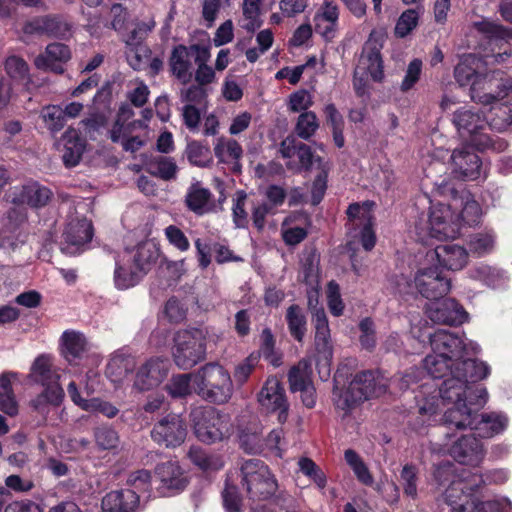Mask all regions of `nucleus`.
<instances>
[{"mask_svg": "<svg viewBox=\"0 0 512 512\" xmlns=\"http://www.w3.org/2000/svg\"><path fill=\"white\" fill-rule=\"evenodd\" d=\"M286 321L292 337L302 342L306 333V317L298 305H291L286 312Z\"/></svg>", "mask_w": 512, "mask_h": 512, "instance_id": "nucleus-46", "label": "nucleus"}, {"mask_svg": "<svg viewBox=\"0 0 512 512\" xmlns=\"http://www.w3.org/2000/svg\"><path fill=\"white\" fill-rule=\"evenodd\" d=\"M507 425V419L498 414H477V420L472 426V430L478 432L483 438H490L502 432Z\"/></svg>", "mask_w": 512, "mask_h": 512, "instance_id": "nucleus-38", "label": "nucleus"}, {"mask_svg": "<svg viewBox=\"0 0 512 512\" xmlns=\"http://www.w3.org/2000/svg\"><path fill=\"white\" fill-rule=\"evenodd\" d=\"M430 345L433 352L445 355L461 365L463 361L472 360L466 358L468 346L464 337L458 333L438 329L430 335Z\"/></svg>", "mask_w": 512, "mask_h": 512, "instance_id": "nucleus-11", "label": "nucleus"}, {"mask_svg": "<svg viewBox=\"0 0 512 512\" xmlns=\"http://www.w3.org/2000/svg\"><path fill=\"white\" fill-rule=\"evenodd\" d=\"M424 369L433 378H442L446 375H453L456 367H461V364L453 361L452 359L440 353L433 352L427 355L423 360Z\"/></svg>", "mask_w": 512, "mask_h": 512, "instance_id": "nucleus-35", "label": "nucleus"}, {"mask_svg": "<svg viewBox=\"0 0 512 512\" xmlns=\"http://www.w3.org/2000/svg\"><path fill=\"white\" fill-rule=\"evenodd\" d=\"M404 493L412 498L417 496L418 470L414 465L406 464L400 473Z\"/></svg>", "mask_w": 512, "mask_h": 512, "instance_id": "nucleus-62", "label": "nucleus"}, {"mask_svg": "<svg viewBox=\"0 0 512 512\" xmlns=\"http://www.w3.org/2000/svg\"><path fill=\"white\" fill-rule=\"evenodd\" d=\"M247 193L238 190L233 198L232 215L233 222L237 228H245L248 224V214L245 210Z\"/></svg>", "mask_w": 512, "mask_h": 512, "instance_id": "nucleus-57", "label": "nucleus"}, {"mask_svg": "<svg viewBox=\"0 0 512 512\" xmlns=\"http://www.w3.org/2000/svg\"><path fill=\"white\" fill-rule=\"evenodd\" d=\"M16 377L15 372H4L0 376V410L9 416L18 414V403L12 388V381Z\"/></svg>", "mask_w": 512, "mask_h": 512, "instance_id": "nucleus-36", "label": "nucleus"}, {"mask_svg": "<svg viewBox=\"0 0 512 512\" xmlns=\"http://www.w3.org/2000/svg\"><path fill=\"white\" fill-rule=\"evenodd\" d=\"M495 71L484 75L477 74L471 83L470 94L474 102L489 105L497 101L494 95Z\"/></svg>", "mask_w": 512, "mask_h": 512, "instance_id": "nucleus-32", "label": "nucleus"}, {"mask_svg": "<svg viewBox=\"0 0 512 512\" xmlns=\"http://www.w3.org/2000/svg\"><path fill=\"white\" fill-rule=\"evenodd\" d=\"M490 369L477 360L462 362V368L456 367L453 375L445 379L439 388L438 396L442 403L460 404L468 402L480 409L487 401L488 393L483 388L473 389L469 383L482 380L489 375Z\"/></svg>", "mask_w": 512, "mask_h": 512, "instance_id": "nucleus-1", "label": "nucleus"}, {"mask_svg": "<svg viewBox=\"0 0 512 512\" xmlns=\"http://www.w3.org/2000/svg\"><path fill=\"white\" fill-rule=\"evenodd\" d=\"M125 256V262H130L135 271H138L143 277L156 262L158 252L155 246L151 243H141L136 249L125 250L122 253Z\"/></svg>", "mask_w": 512, "mask_h": 512, "instance_id": "nucleus-29", "label": "nucleus"}, {"mask_svg": "<svg viewBox=\"0 0 512 512\" xmlns=\"http://www.w3.org/2000/svg\"><path fill=\"white\" fill-rule=\"evenodd\" d=\"M65 393L61 385L45 387L41 393L30 401V407L44 418L52 408H56L63 402Z\"/></svg>", "mask_w": 512, "mask_h": 512, "instance_id": "nucleus-30", "label": "nucleus"}, {"mask_svg": "<svg viewBox=\"0 0 512 512\" xmlns=\"http://www.w3.org/2000/svg\"><path fill=\"white\" fill-rule=\"evenodd\" d=\"M242 485L253 500H265L274 495L277 482L267 465L258 459L246 460L241 466Z\"/></svg>", "mask_w": 512, "mask_h": 512, "instance_id": "nucleus-7", "label": "nucleus"}, {"mask_svg": "<svg viewBox=\"0 0 512 512\" xmlns=\"http://www.w3.org/2000/svg\"><path fill=\"white\" fill-rule=\"evenodd\" d=\"M103 512H138L139 495L130 489L113 490L102 499Z\"/></svg>", "mask_w": 512, "mask_h": 512, "instance_id": "nucleus-23", "label": "nucleus"}, {"mask_svg": "<svg viewBox=\"0 0 512 512\" xmlns=\"http://www.w3.org/2000/svg\"><path fill=\"white\" fill-rule=\"evenodd\" d=\"M52 195V191L49 188L36 181H31L11 189L9 198L10 202L14 205H27L31 208L39 209L50 202Z\"/></svg>", "mask_w": 512, "mask_h": 512, "instance_id": "nucleus-15", "label": "nucleus"}, {"mask_svg": "<svg viewBox=\"0 0 512 512\" xmlns=\"http://www.w3.org/2000/svg\"><path fill=\"white\" fill-rule=\"evenodd\" d=\"M339 8L337 4L325 1L314 15L315 31L326 41H332L338 32Z\"/></svg>", "mask_w": 512, "mask_h": 512, "instance_id": "nucleus-21", "label": "nucleus"}, {"mask_svg": "<svg viewBox=\"0 0 512 512\" xmlns=\"http://www.w3.org/2000/svg\"><path fill=\"white\" fill-rule=\"evenodd\" d=\"M63 162L68 167L76 166L84 153L85 140L82 139L77 130L69 128L63 135Z\"/></svg>", "mask_w": 512, "mask_h": 512, "instance_id": "nucleus-33", "label": "nucleus"}, {"mask_svg": "<svg viewBox=\"0 0 512 512\" xmlns=\"http://www.w3.org/2000/svg\"><path fill=\"white\" fill-rule=\"evenodd\" d=\"M94 439L102 450L114 449L119 443L118 433L109 426H101L94 430Z\"/></svg>", "mask_w": 512, "mask_h": 512, "instance_id": "nucleus-58", "label": "nucleus"}, {"mask_svg": "<svg viewBox=\"0 0 512 512\" xmlns=\"http://www.w3.org/2000/svg\"><path fill=\"white\" fill-rule=\"evenodd\" d=\"M387 388L388 380L380 372L364 371L355 375L345 391L334 392V402L348 412L360 402L383 395Z\"/></svg>", "mask_w": 512, "mask_h": 512, "instance_id": "nucleus-4", "label": "nucleus"}, {"mask_svg": "<svg viewBox=\"0 0 512 512\" xmlns=\"http://www.w3.org/2000/svg\"><path fill=\"white\" fill-rule=\"evenodd\" d=\"M472 27L489 40H506L512 37L511 29L488 18L473 22Z\"/></svg>", "mask_w": 512, "mask_h": 512, "instance_id": "nucleus-45", "label": "nucleus"}, {"mask_svg": "<svg viewBox=\"0 0 512 512\" xmlns=\"http://www.w3.org/2000/svg\"><path fill=\"white\" fill-rule=\"evenodd\" d=\"M348 216V229L351 232L352 230L356 231L360 226L371 222L372 215L369 210L359 203L350 204L347 209Z\"/></svg>", "mask_w": 512, "mask_h": 512, "instance_id": "nucleus-56", "label": "nucleus"}, {"mask_svg": "<svg viewBox=\"0 0 512 512\" xmlns=\"http://www.w3.org/2000/svg\"><path fill=\"white\" fill-rule=\"evenodd\" d=\"M164 235L174 248L186 252L190 248V242L185 233L176 225H169L164 229Z\"/></svg>", "mask_w": 512, "mask_h": 512, "instance_id": "nucleus-64", "label": "nucleus"}, {"mask_svg": "<svg viewBox=\"0 0 512 512\" xmlns=\"http://www.w3.org/2000/svg\"><path fill=\"white\" fill-rule=\"evenodd\" d=\"M209 57L210 54L206 48H203L195 57V63L198 66L195 73V81L198 85L205 86L212 83L215 79L214 70L207 65Z\"/></svg>", "mask_w": 512, "mask_h": 512, "instance_id": "nucleus-53", "label": "nucleus"}, {"mask_svg": "<svg viewBox=\"0 0 512 512\" xmlns=\"http://www.w3.org/2000/svg\"><path fill=\"white\" fill-rule=\"evenodd\" d=\"M92 236V223L85 218L71 221L64 232L66 243L73 246H81L90 242Z\"/></svg>", "mask_w": 512, "mask_h": 512, "instance_id": "nucleus-39", "label": "nucleus"}, {"mask_svg": "<svg viewBox=\"0 0 512 512\" xmlns=\"http://www.w3.org/2000/svg\"><path fill=\"white\" fill-rule=\"evenodd\" d=\"M428 318L438 324L460 325L467 320L468 314L454 299L448 298L427 306Z\"/></svg>", "mask_w": 512, "mask_h": 512, "instance_id": "nucleus-18", "label": "nucleus"}, {"mask_svg": "<svg viewBox=\"0 0 512 512\" xmlns=\"http://www.w3.org/2000/svg\"><path fill=\"white\" fill-rule=\"evenodd\" d=\"M142 276L130 262H125V256L120 254L116 259L114 270V284L119 290H126L139 283Z\"/></svg>", "mask_w": 512, "mask_h": 512, "instance_id": "nucleus-34", "label": "nucleus"}, {"mask_svg": "<svg viewBox=\"0 0 512 512\" xmlns=\"http://www.w3.org/2000/svg\"><path fill=\"white\" fill-rule=\"evenodd\" d=\"M63 356L69 362L82 357L86 351V339L76 331H65L62 335Z\"/></svg>", "mask_w": 512, "mask_h": 512, "instance_id": "nucleus-40", "label": "nucleus"}, {"mask_svg": "<svg viewBox=\"0 0 512 512\" xmlns=\"http://www.w3.org/2000/svg\"><path fill=\"white\" fill-rule=\"evenodd\" d=\"M452 203L456 217L460 218L461 227L463 225L474 226L480 222L481 207L468 191H462L458 196L455 195Z\"/></svg>", "mask_w": 512, "mask_h": 512, "instance_id": "nucleus-25", "label": "nucleus"}, {"mask_svg": "<svg viewBox=\"0 0 512 512\" xmlns=\"http://www.w3.org/2000/svg\"><path fill=\"white\" fill-rule=\"evenodd\" d=\"M196 437L204 443H215L229 435V417L211 406H199L190 413Z\"/></svg>", "mask_w": 512, "mask_h": 512, "instance_id": "nucleus-6", "label": "nucleus"}, {"mask_svg": "<svg viewBox=\"0 0 512 512\" xmlns=\"http://www.w3.org/2000/svg\"><path fill=\"white\" fill-rule=\"evenodd\" d=\"M147 171L162 180L170 181L176 178L178 167L173 158L167 156H156L151 158L147 164Z\"/></svg>", "mask_w": 512, "mask_h": 512, "instance_id": "nucleus-41", "label": "nucleus"}, {"mask_svg": "<svg viewBox=\"0 0 512 512\" xmlns=\"http://www.w3.org/2000/svg\"><path fill=\"white\" fill-rule=\"evenodd\" d=\"M438 262L449 270H460L468 260V252L456 244L439 245L434 250Z\"/></svg>", "mask_w": 512, "mask_h": 512, "instance_id": "nucleus-31", "label": "nucleus"}, {"mask_svg": "<svg viewBox=\"0 0 512 512\" xmlns=\"http://www.w3.org/2000/svg\"><path fill=\"white\" fill-rule=\"evenodd\" d=\"M449 452L456 461L465 465H478L484 458L483 445L474 435H464L457 439Z\"/></svg>", "mask_w": 512, "mask_h": 512, "instance_id": "nucleus-20", "label": "nucleus"}, {"mask_svg": "<svg viewBox=\"0 0 512 512\" xmlns=\"http://www.w3.org/2000/svg\"><path fill=\"white\" fill-rule=\"evenodd\" d=\"M155 474L161 483V489L178 492L187 485V478L179 464L175 461L158 464L155 468Z\"/></svg>", "mask_w": 512, "mask_h": 512, "instance_id": "nucleus-27", "label": "nucleus"}, {"mask_svg": "<svg viewBox=\"0 0 512 512\" xmlns=\"http://www.w3.org/2000/svg\"><path fill=\"white\" fill-rule=\"evenodd\" d=\"M453 172L465 180H476L481 175L482 163L471 147L455 149L451 155Z\"/></svg>", "mask_w": 512, "mask_h": 512, "instance_id": "nucleus-19", "label": "nucleus"}, {"mask_svg": "<svg viewBox=\"0 0 512 512\" xmlns=\"http://www.w3.org/2000/svg\"><path fill=\"white\" fill-rule=\"evenodd\" d=\"M188 457L193 464L202 470H218L223 466L218 457L209 455L200 447H191L188 451Z\"/></svg>", "mask_w": 512, "mask_h": 512, "instance_id": "nucleus-51", "label": "nucleus"}, {"mask_svg": "<svg viewBox=\"0 0 512 512\" xmlns=\"http://www.w3.org/2000/svg\"><path fill=\"white\" fill-rule=\"evenodd\" d=\"M418 292L429 300L444 297L451 288L450 280L444 277L437 268L419 270L414 278Z\"/></svg>", "mask_w": 512, "mask_h": 512, "instance_id": "nucleus-14", "label": "nucleus"}, {"mask_svg": "<svg viewBox=\"0 0 512 512\" xmlns=\"http://www.w3.org/2000/svg\"><path fill=\"white\" fill-rule=\"evenodd\" d=\"M45 127L52 133H58L65 126L62 108L59 105H47L40 114Z\"/></svg>", "mask_w": 512, "mask_h": 512, "instance_id": "nucleus-50", "label": "nucleus"}, {"mask_svg": "<svg viewBox=\"0 0 512 512\" xmlns=\"http://www.w3.org/2000/svg\"><path fill=\"white\" fill-rule=\"evenodd\" d=\"M319 128V121L316 114L312 111H306L298 116L295 132L304 140L310 139Z\"/></svg>", "mask_w": 512, "mask_h": 512, "instance_id": "nucleus-52", "label": "nucleus"}, {"mask_svg": "<svg viewBox=\"0 0 512 512\" xmlns=\"http://www.w3.org/2000/svg\"><path fill=\"white\" fill-rule=\"evenodd\" d=\"M452 122L459 135L469 140L478 150L502 152L507 148L504 139L485 133L488 123L477 110L461 107L453 113Z\"/></svg>", "mask_w": 512, "mask_h": 512, "instance_id": "nucleus-2", "label": "nucleus"}, {"mask_svg": "<svg viewBox=\"0 0 512 512\" xmlns=\"http://www.w3.org/2000/svg\"><path fill=\"white\" fill-rule=\"evenodd\" d=\"M186 153L189 162L198 167H206L212 161L209 149L196 141L188 144Z\"/></svg>", "mask_w": 512, "mask_h": 512, "instance_id": "nucleus-59", "label": "nucleus"}, {"mask_svg": "<svg viewBox=\"0 0 512 512\" xmlns=\"http://www.w3.org/2000/svg\"><path fill=\"white\" fill-rule=\"evenodd\" d=\"M168 371L169 363L167 359L152 357L137 369L133 388L140 392L152 390L166 379Z\"/></svg>", "mask_w": 512, "mask_h": 512, "instance_id": "nucleus-12", "label": "nucleus"}, {"mask_svg": "<svg viewBox=\"0 0 512 512\" xmlns=\"http://www.w3.org/2000/svg\"><path fill=\"white\" fill-rule=\"evenodd\" d=\"M27 378L41 386L50 387L52 385H60V375L53 366L52 357L48 354H41L33 361Z\"/></svg>", "mask_w": 512, "mask_h": 512, "instance_id": "nucleus-24", "label": "nucleus"}, {"mask_svg": "<svg viewBox=\"0 0 512 512\" xmlns=\"http://www.w3.org/2000/svg\"><path fill=\"white\" fill-rule=\"evenodd\" d=\"M45 36L64 39L70 35L71 25L60 15H43Z\"/></svg>", "mask_w": 512, "mask_h": 512, "instance_id": "nucleus-49", "label": "nucleus"}, {"mask_svg": "<svg viewBox=\"0 0 512 512\" xmlns=\"http://www.w3.org/2000/svg\"><path fill=\"white\" fill-rule=\"evenodd\" d=\"M258 402L269 412L278 411V422L283 424L288 417L289 404L285 390L276 377H269L258 394Z\"/></svg>", "mask_w": 512, "mask_h": 512, "instance_id": "nucleus-13", "label": "nucleus"}, {"mask_svg": "<svg viewBox=\"0 0 512 512\" xmlns=\"http://www.w3.org/2000/svg\"><path fill=\"white\" fill-rule=\"evenodd\" d=\"M191 383L194 388L193 373L179 374L173 376L166 385V389L173 397H184L191 392Z\"/></svg>", "mask_w": 512, "mask_h": 512, "instance_id": "nucleus-55", "label": "nucleus"}, {"mask_svg": "<svg viewBox=\"0 0 512 512\" xmlns=\"http://www.w3.org/2000/svg\"><path fill=\"white\" fill-rule=\"evenodd\" d=\"M183 202L187 210L198 217L217 212L213 193L198 181L187 188Z\"/></svg>", "mask_w": 512, "mask_h": 512, "instance_id": "nucleus-16", "label": "nucleus"}, {"mask_svg": "<svg viewBox=\"0 0 512 512\" xmlns=\"http://www.w3.org/2000/svg\"><path fill=\"white\" fill-rule=\"evenodd\" d=\"M67 391L72 402L82 410L91 413L98 412L107 418H114L119 413V409L108 401L100 398L85 399L81 397L74 381L68 384Z\"/></svg>", "mask_w": 512, "mask_h": 512, "instance_id": "nucleus-26", "label": "nucleus"}, {"mask_svg": "<svg viewBox=\"0 0 512 512\" xmlns=\"http://www.w3.org/2000/svg\"><path fill=\"white\" fill-rule=\"evenodd\" d=\"M315 329V350L317 352V365L328 366L333 356V346L326 313L320 311L317 319L312 321Z\"/></svg>", "mask_w": 512, "mask_h": 512, "instance_id": "nucleus-22", "label": "nucleus"}, {"mask_svg": "<svg viewBox=\"0 0 512 512\" xmlns=\"http://www.w3.org/2000/svg\"><path fill=\"white\" fill-rule=\"evenodd\" d=\"M488 126L496 131L503 132L512 127V105L499 104L492 107Z\"/></svg>", "mask_w": 512, "mask_h": 512, "instance_id": "nucleus-47", "label": "nucleus"}, {"mask_svg": "<svg viewBox=\"0 0 512 512\" xmlns=\"http://www.w3.org/2000/svg\"><path fill=\"white\" fill-rule=\"evenodd\" d=\"M45 36L44 18L42 16L33 17L23 23L20 38L26 42L33 37Z\"/></svg>", "mask_w": 512, "mask_h": 512, "instance_id": "nucleus-63", "label": "nucleus"}, {"mask_svg": "<svg viewBox=\"0 0 512 512\" xmlns=\"http://www.w3.org/2000/svg\"><path fill=\"white\" fill-rule=\"evenodd\" d=\"M134 368V358L130 356L114 355L107 364L106 376L115 385H121Z\"/></svg>", "mask_w": 512, "mask_h": 512, "instance_id": "nucleus-37", "label": "nucleus"}, {"mask_svg": "<svg viewBox=\"0 0 512 512\" xmlns=\"http://www.w3.org/2000/svg\"><path fill=\"white\" fill-rule=\"evenodd\" d=\"M207 332L200 328L182 329L175 333L171 355L182 370L193 368L206 357Z\"/></svg>", "mask_w": 512, "mask_h": 512, "instance_id": "nucleus-5", "label": "nucleus"}, {"mask_svg": "<svg viewBox=\"0 0 512 512\" xmlns=\"http://www.w3.org/2000/svg\"><path fill=\"white\" fill-rule=\"evenodd\" d=\"M384 34L377 30H372L367 41L364 43L359 58V69H363L371 78L379 82L384 77L383 60L381 50L383 48Z\"/></svg>", "mask_w": 512, "mask_h": 512, "instance_id": "nucleus-10", "label": "nucleus"}, {"mask_svg": "<svg viewBox=\"0 0 512 512\" xmlns=\"http://www.w3.org/2000/svg\"><path fill=\"white\" fill-rule=\"evenodd\" d=\"M214 153L222 163H237L242 158L243 149L236 140L220 137L215 144Z\"/></svg>", "mask_w": 512, "mask_h": 512, "instance_id": "nucleus-42", "label": "nucleus"}, {"mask_svg": "<svg viewBox=\"0 0 512 512\" xmlns=\"http://www.w3.org/2000/svg\"><path fill=\"white\" fill-rule=\"evenodd\" d=\"M71 53L67 45L62 43H51L47 45L45 53L38 55L34 60L36 68H46L50 62H66L70 59Z\"/></svg>", "mask_w": 512, "mask_h": 512, "instance_id": "nucleus-43", "label": "nucleus"}, {"mask_svg": "<svg viewBox=\"0 0 512 512\" xmlns=\"http://www.w3.org/2000/svg\"><path fill=\"white\" fill-rule=\"evenodd\" d=\"M477 410L474 405L468 402L453 405L444 412V424L448 428L472 429L475 420H477Z\"/></svg>", "mask_w": 512, "mask_h": 512, "instance_id": "nucleus-28", "label": "nucleus"}, {"mask_svg": "<svg viewBox=\"0 0 512 512\" xmlns=\"http://www.w3.org/2000/svg\"><path fill=\"white\" fill-rule=\"evenodd\" d=\"M150 48L143 44L127 45L126 56L129 65L134 70H141L145 67L151 57Z\"/></svg>", "mask_w": 512, "mask_h": 512, "instance_id": "nucleus-54", "label": "nucleus"}, {"mask_svg": "<svg viewBox=\"0 0 512 512\" xmlns=\"http://www.w3.org/2000/svg\"><path fill=\"white\" fill-rule=\"evenodd\" d=\"M311 364L307 360H301L293 366L288 373L290 389L293 392L312 385Z\"/></svg>", "mask_w": 512, "mask_h": 512, "instance_id": "nucleus-44", "label": "nucleus"}, {"mask_svg": "<svg viewBox=\"0 0 512 512\" xmlns=\"http://www.w3.org/2000/svg\"><path fill=\"white\" fill-rule=\"evenodd\" d=\"M428 232L433 238L454 239L461 229L460 218L456 217L453 203H437L430 207Z\"/></svg>", "mask_w": 512, "mask_h": 512, "instance_id": "nucleus-8", "label": "nucleus"}, {"mask_svg": "<svg viewBox=\"0 0 512 512\" xmlns=\"http://www.w3.org/2000/svg\"><path fill=\"white\" fill-rule=\"evenodd\" d=\"M194 391L203 400L214 404H225L233 395L234 388L230 373L222 365L210 362L195 372Z\"/></svg>", "mask_w": 512, "mask_h": 512, "instance_id": "nucleus-3", "label": "nucleus"}, {"mask_svg": "<svg viewBox=\"0 0 512 512\" xmlns=\"http://www.w3.org/2000/svg\"><path fill=\"white\" fill-rule=\"evenodd\" d=\"M202 50L203 47L197 44L189 47L184 45L175 46L169 58V67L172 75L182 83H188L192 78L191 60H195L196 55Z\"/></svg>", "mask_w": 512, "mask_h": 512, "instance_id": "nucleus-17", "label": "nucleus"}, {"mask_svg": "<svg viewBox=\"0 0 512 512\" xmlns=\"http://www.w3.org/2000/svg\"><path fill=\"white\" fill-rule=\"evenodd\" d=\"M260 4L261 0H243L241 27L248 32H254L261 26Z\"/></svg>", "mask_w": 512, "mask_h": 512, "instance_id": "nucleus-48", "label": "nucleus"}, {"mask_svg": "<svg viewBox=\"0 0 512 512\" xmlns=\"http://www.w3.org/2000/svg\"><path fill=\"white\" fill-rule=\"evenodd\" d=\"M187 428L177 414H168L160 419L151 430V438L158 445L166 448L180 446L186 438Z\"/></svg>", "mask_w": 512, "mask_h": 512, "instance_id": "nucleus-9", "label": "nucleus"}, {"mask_svg": "<svg viewBox=\"0 0 512 512\" xmlns=\"http://www.w3.org/2000/svg\"><path fill=\"white\" fill-rule=\"evenodd\" d=\"M5 70L7 74L15 80H26L29 76V66L27 62L18 56H10L5 61Z\"/></svg>", "mask_w": 512, "mask_h": 512, "instance_id": "nucleus-61", "label": "nucleus"}, {"mask_svg": "<svg viewBox=\"0 0 512 512\" xmlns=\"http://www.w3.org/2000/svg\"><path fill=\"white\" fill-rule=\"evenodd\" d=\"M419 20V13L416 9H408L404 11L395 26V34L398 37H406L414 28H416Z\"/></svg>", "mask_w": 512, "mask_h": 512, "instance_id": "nucleus-60", "label": "nucleus"}]
</instances>
